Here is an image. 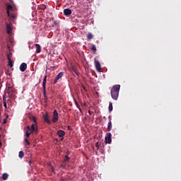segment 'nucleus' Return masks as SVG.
I'll use <instances>...</instances> for the list:
<instances>
[{
	"label": "nucleus",
	"instance_id": "obj_1",
	"mask_svg": "<svg viewBox=\"0 0 181 181\" xmlns=\"http://www.w3.org/2000/svg\"><path fill=\"white\" fill-rule=\"evenodd\" d=\"M33 124L30 126H27V130L25 131V136L29 138L30 136V134L33 132H37V124L36 122V117H33Z\"/></svg>",
	"mask_w": 181,
	"mask_h": 181
},
{
	"label": "nucleus",
	"instance_id": "obj_2",
	"mask_svg": "<svg viewBox=\"0 0 181 181\" xmlns=\"http://www.w3.org/2000/svg\"><path fill=\"white\" fill-rule=\"evenodd\" d=\"M120 89H121V85H115L112 86L110 90V94L113 100H118Z\"/></svg>",
	"mask_w": 181,
	"mask_h": 181
},
{
	"label": "nucleus",
	"instance_id": "obj_3",
	"mask_svg": "<svg viewBox=\"0 0 181 181\" xmlns=\"http://www.w3.org/2000/svg\"><path fill=\"white\" fill-rule=\"evenodd\" d=\"M57 121H59V113L57 110H54L52 116V122L55 123Z\"/></svg>",
	"mask_w": 181,
	"mask_h": 181
},
{
	"label": "nucleus",
	"instance_id": "obj_4",
	"mask_svg": "<svg viewBox=\"0 0 181 181\" xmlns=\"http://www.w3.org/2000/svg\"><path fill=\"white\" fill-rule=\"evenodd\" d=\"M112 134H111V133H107V134L105 137V141L106 144H111V142H112Z\"/></svg>",
	"mask_w": 181,
	"mask_h": 181
},
{
	"label": "nucleus",
	"instance_id": "obj_5",
	"mask_svg": "<svg viewBox=\"0 0 181 181\" xmlns=\"http://www.w3.org/2000/svg\"><path fill=\"white\" fill-rule=\"evenodd\" d=\"M64 73L63 72H60L54 78V84H57V81H59V80H60V78H62V77H63L64 76Z\"/></svg>",
	"mask_w": 181,
	"mask_h": 181
},
{
	"label": "nucleus",
	"instance_id": "obj_6",
	"mask_svg": "<svg viewBox=\"0 0 181 181\" xmlns=\"http://www.w3.org/2000/svg\"><path fill=\"white\" fill-rule=\"evenodd\" d=\"M57 135L59 136V138H62V141H63V136L66 135V132L63 130H58L57 132Z\"/></svg>",
	"mask_w": 181,
	"mask_h": 181
},
{
	"label": "nucleus",
	"instance_id": "obj_7",
	"mask_svg": "<svg viewBox=\"0 0 181 181\" xmlns=\"http://www.w3.org/2000/svg\"><path fill=\"white\" fill-rule=\"evenodd\" d=\"M71 13H72V11H71V9H70V8H65L64 10V15L65 16H70V15H71Z\"/></svg>",
	"mask_w": 181,
	"mask_h": 181
},
{
	"label": "nucleus",
	"instance_id": "obj_8",
	"mask_svg": "<svg viewBox=\"0 0 181 181\" xmlns=\"http://www.w3.org/2000/svg\"><path fill=\"white\" fill-rule=\"evenodd\" d=\"M42 118L45 121V122H47V124H52V122H50V120L49 119V115L47 113L46 115L42 116Z\"/></svg>",
	"mask_w": 181,
	"mask_h": 181
},
{
	"label": "nucleus",
	"instance_id": "obj_9",
	"mask_svg": "<svg viewBox=\"0 0 181 181\" xmlns=\"http://www.w3.org/2000/svg\"><path fill=\"white\" fill-rule=\"evenodd\" d=\"M95 67L96 70H101V64L97 59H95Z\"/></svg>",
	"mask_w": 181,
	"mask_h": 181
},
{
	"label": "nucleus",
	"instance_id": "obj_10",
	"mask_svg": "<svg viewBox=\"0 0 181 181\" xmlns=\"http://www.w3.org/2000/svg\"><path fill=\"white\" fill-rule=\"evenodd\" d=\"M26 69H28V65L26 64V63H22L20 65L21 71H25L26 70Z\"/></svg>",
	"mask_w": 181,
	"mask_h": 181
},
{
	"label": "nucleus",
	"instance_id": "obj_11",
	"mask_svg": "<svg viewBox=\"0 0 181 181\" xmlns=\"http://www.w3.org/2000/svg\"><path fill=\"white\" fill-rule=\"evenodd\" d=\"M8 97H9V98H11V100H15V93H13V91L8 90Z\"/></svg>",
	"mask_w": 181,
	"mask_h": 181
},
{
	"label": "nucleus",
	"instance_id": "obj_12",
	"mask_svg": "<svg viewBox=\"0 0 181 181\" xmlns=\"http://www.w3.org/2000/svg\"><path fill=\"white\" fill-rule=\"evenodd\" d=\"M7 33H11L12 32V25L6 23Z\"/></svg>",
	"mask_w": 181,
	"mask_h": 181
},
{
	"label": "nucleus",
	"instance_id": "obj_13",
	"mask_svg": "<svg viewBox=\"0 0 181 181\" xmlns=\"http://www.w3.org/2000/svg\"><path fill=\"white\" fill-rule=\"evenodd\" d=\"M6 8H7V15L8 16H11V14L9 13V11H12L13 7L11 4H8Z\"/></svg>",
	"mask_w": 181,
	"mask_h": 181
},
{
	"label": "nucleus",
	"instance_id": "obj_14",
	"mask_svg": "<svg viewBox=\"0 0 181 181\" xmlns=\"http://www.w3.org/2000/svg\"><path fill=\"white\" fill-rule=\"evenodd\" d=\"M47 81V76L45 75V76L44 77V79H43V82H42V88H45L46 87V83Z\"/></svg>",
	"mask_w": 181,
	"mask_h": 181
},
{
	"label": "nucleus",
	"instance_id": "obj_15",
	"mask_svg": "<svg viewBox=\"0 0 181 181\" xmlns=\"http://www.w3.org/2000/svg\"><path fill=\"white\" fill-rule=\"evenodd\" d=\"M35 47L37 48L36 53H40V52H42V48L40 47V45L35 44Z\"/></svg>",
	"mask_w": 181,
	"mask_h": 181
},
{
	"label": "nucleus",
	"instance_id": "obj_16",
	"mask_svg": "<svg viewBox=\"0 0 181 181\" xmlns=\"http://www.w3.org/2000/svg\"><path fill=\"white\" fill-rule=\"evenodd\" d=\"M112 129V123L111 122V120L108 122L107 131H111Z\"/></svg>",
	"mask_w": 181,
	"mask_h": 181
},
{
	"label": "nucleus",
	"instance_id": "obj_17",
	"mask_svg": "<svg viewBox=\"0 0 181 181\" xmlns=\"http://www.w3.org/2000/svg\"><path fill=\"white\" fill-rule=\"evenodd\" d=\"M8 177H9V175H8V173H4L2 175V179L3 180H7Z\"/></svg>",
	"mask_w": 181,
	"mask_h": 181
},
{
	"label": "nucleus",
	"instance_id": "obj_18",
	"mask_svg": "<svg viewBox=\"0 0 181 181\" xmlns=\"http://www.w3.org/2000/svg\"><path fill=\"white\" fill-rule=\"evenodd\" d=\"M93 37H94V36L91 33H88L87 34V39H88V40H90V39H93Z\"/></svg>",
	"mask_w": 181,
	"mask_h": 181
},
{
	"label": "nucleus",
	"instance_id": "obj_19",
	"mask_svg": "<svg viewBox=\"0 0 181 181\" xmlns=\"http://www.w3.org/2000/svg\"><path fill=\"white\" fill-rule=\"evenodd\" d=\"M23 156H25V153H23V151H19L18 153V158H20L21 159H22V158H23Z\"/></svg>",
	"mask_w": 181,
	"mask_h": 181
},
{
	"label": "nucleus",
	"instance_id": "obj_20",
	"mask_svg": "<svg viewBox=\"0 0 181 181\" xmlns=\"http://www.w3.org/2000/svg\"><path fill=\"white\" fill-rule=\"evenodd\" d=\"M112 103L110 102L109 103V112H112Z\"/></svg>",
	"mask_w": 181,
	"mask_h": 181
},
{
	"label": "nucleus",
	"instance_id": "obj_21",
	"mask_svg": "<svg viewBox=\"0 0 181 181\" xmlns=\"http://www.w3.org/2000/svg\"><path fill=\"white\" fill-rule=\"evenodd\" d=\"M8 66L9 67H13V63L12 62V59H8Z\"/></svg>",
	"mask_w": 181,
	"mask_h": 181
},
{
	"label": "nucleus",
	"instance_id": "obj_22",
	"mask_svg": "<svg viewBox=\"0 0 181 181\" xmlns=\"http://www.w3.org/2000/svg\"><path fill=\"white\" fill-rule=\"evenodd\" d=\"M90 50H92V52H97V48L95 47V45H92Z\"/></svg>",
	"mask_w": 181,
	"mask_h": 181
},
{
	"label": "nucleus",
	"instance_id": "obj_23",
	"mask_svg": "<svg viewBox=\"0 0 181 181\" xmlns=\"http://www.w3.org/2000/svg\"><path fill=\"white\" fill-rule=\"evenodd\" d=\"M43 95H44V98L45 99L47 98V96H46V87L43 88Z\"/></svg>",
	"mask_w": 181,
	"mask_h": 181
},
{
	"label": "nucleus",
	"instance_id": "obj_24",
	"mask_svg": "<svg viewBox=\"0 0 181 181\" xmlns=\"http://www.w3.org/2000/svg\"><path fill=\"white\" fill-rule=\"evenodd\" d=\"M11 56H12V53L10 52V53L7 54V59H8V60H9V59L11 60Z\"/></svg>",
	"mask_w": 181,
	"mask_h": 181
},
{
	"label": "nucleus",
	"instance_id": "obj_25",
	"mask_svg": "<svg viewBox=\"0 0 181 181\" xmlns=\"http://www.w3.org/2000/svg\"><path fill=\"white\" fill-rule=\"evenodd\" d=\"M3 104H4V107L5 108H6V100H5V97H4V103H3Z\"/></svg>",
	"mask_w": 181,
	"mask_h": 181
},
{
	"label": "nucleus",
	"instance_id": "obj_26",
	"mask_svg": "<svg viewBox=\"0 0 181 181\" xmlns=\"http://www.w3.org/2000/svg\"><path fill=\"white\" fill-rule=\"evenodd\" d=\"M64 160L65 161H69V160H70V157H69V156H65V158H64Z\"/></svg>",
	"mask_w": 181,
	"mask_h": 181
},
{
	"label": "nucleus",
	"instance_id": "obj_27",
	"mask_svg": "<svg viewBox=\"0 0 181 181\" xmlns=\"http://www.w3.org/2000/svg\"><path fill=\"white\" fill-rule=\"evenodd\" d=\"M54 26H57V21H54L53 24H52V28H54Z\"/></svg>",
	"mask_w": 181,
	"mask_h": 181
},
{
	"label": "nucleus",
	"instance_id": "obj_28",
	"mask_svg": "<svg viewBox=\"0 0 181 181\" xmlns=\"http://www.w3.org/2000/svg\"><path fill=\"white\" fill-rule=\"evenodd\" d=\"M25 142L27 145H30V142H29V140H28V139H25Z\"/></svg>",
	"mask_w": 181,
	"mask_h": 181
},
{
	"label": "nucleus",
	"instance_id": "obj_29",
	"mask_svg": "<svg viewBox=\"0 0 181 181\" xmlns=\"http://www.w3.org/2000/svg\"><path fill=\"white\" fill-rule=\"evenodd\" d=\"M88 114H89L90 115H93V114H94V112H92V111H90V110H88Z\"/></svg>",
	"mask_w": 181,
	"mask_h": 181
},
{
	"label": "nucleus",
	"instance_id": "obj_30",
	"mask_svg": "<svg viewBox=\"0 0 181 181\" xmlns=\"http://www.w3.org/2000/svg\"><path fill=\"white\" fill-rule=\"evenodd\" d=\"M95 146L98 149H100V146L98 145V142L95 144Z\"/></svg>",
	"mask_w": 181,
	"mask_h": 181
},
{
	"label": "nucleus",
	"instance_id": "obj_31",
	"mask_svg": "<svg viewBox=\"0 0 181 181\" xmlns=\"http://www.w3.org/2000/svg\"><path fill=\"white\" fill-rule=\"evenodd\" d=\"M76 107H78V109L80 110V111H81V109H80V105H78V103H76Z\"/></svg>",
	"mask_w": 181,
	"mask_h": 181
},
{
	"label": "nucleus",
	"instance_id": "obj_32",
	"mask_svg": "<svg viewBox=\"0 0 181 181\" xmlns=\"http://www.w3.org/2000/svg\"><path fill=\"white\" fill-rule=\"evenodd\" d=\"M68 129H69V131H71V127L68 126Z\"/></svg>",
	"mask_w": 181,
	"mask_h": 181
},
{
	"label": "nucleus",
	"instance_id": "obj_33",
	"mask_svg": "<svg viewBox=\"0 0 181 181\" xmlns=\"http://www.w3.org/2000/svg\"><path fill=\"white\" fill-rule=\"evenodd\" d=\"M108 119H109V121H111V116L108 117Z\"/></svg>",
	"mask_w": 181,
	"mask_h": 181
},
{
	"label": "nucleus",
	"instance_id": "obj_34",
	"mask_svg": "<svg viewBox=\"0 0 181 181\" xmlns=\"http://www.w3.org/2000/svg\"><path fill=\"white\" fill-rule=\"evenodd\" d=\"M4 124H6V121L4 120Z\"/></svg>",
	"mask_w": 181,
	"mask_h": 181
},
{
	"label": "nucleus",
	"instance_id": "obj_35",
	"mask_svg": "<svg viewBox=\"0 0 181 181\" xmlns=\"http://www.w3.org/2000/svg\"><path fill=\"white\" fill-rule=\"evenodd\" d=\"M2 146V143L0 141V146Z\"/></svg>",
	"mask_w": 181,
	"mask_h": 181
},
{
	"label": "nucleus",
	"instance_id": "obj_36",
	"mask_svg": "<svg viewBox=\"0 0 181 181\" xmlns=\"http://www.w3.org/2000/svg\"><path fill=\"white\" fill-rule=\"evenodd\" d=\"M54 67H53V66H51V69H54Z\"/></svg>",
	"mask_w": 181,
	"mask_h": 181
},
{
	"label": "nucleus",
	"instance_id": "obj_37",
	"mask_svg": "<svg viewBox=\"0 0 181 181\" xmlns=\"http://www.w3.org/2000/svg\"><path fill=\"white\" fill-rule=\"evenodd\" d=\"M29 163L30 164V161L29 162Z\"/></svg>",
	"mask_w": 181,
	"mask_h": 181
}]
</instances>
